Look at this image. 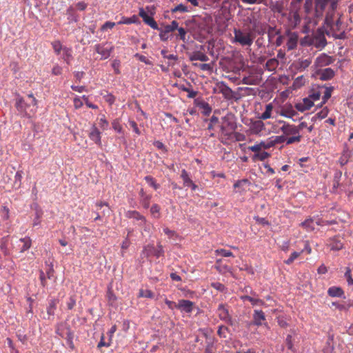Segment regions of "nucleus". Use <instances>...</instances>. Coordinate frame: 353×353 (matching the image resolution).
Instances as JSON below:
<instances>
[{
    "label": "nucleus",
    "instance_id": "052dcab7",
    "mask_svg": "<svg viewBox=\"0 0 353 353\" xmlns=\"http://www.w3.org/2000/svg\"><path fill=\"white\" fill-rule=\"evenodd\" d=\"M139 296L147 297V298H152L153 293L150 290H143V289H141L139 290Z\"/></svg>",
    "mask_w": 353,
    "mask_h": 353
},
{
    "label": "nucleus",
    "instance_id": "20e7f679",
    "mask_svg": "<svg viewBox=\"0 0 353 353\" xmlns=\"http://www.w3.org/2000/svg\"><path fill=\"white\" fill-rule=\"evenodd\" d=\"M56 332L61 338L66 339L67 344L70 348H74V345L73 343L74 334L68 325L64 324L59 325Z\"/></svg>",
    "mask_w": 353,
    "mask_h": 353
},
{
    "label": "nucleus",
    "instance_id": "680f3d73",
    "mask_svg": "<svg viewBox=\"0 0 353 353\" xmlns=\"http://www.w3.org/2000/svg\"><path fill=\"white\" fill-rule=\"evenodd\" d=\"M161 54L164 58H167L168 60H171V61L176 60V56L174 55L173 54H168V52L166 50H163L161 51Z\"/></svg>",
    "mask_w": 353,
    "mask_h": 353
},
{
    "label": "nucleus",
    "instance_id": "a878e982",
    "mask_svg": "<svg viewBox=\"0 0 353 353\" xmlns=\"http://www.w3.org/2000/svg\"><path fill=\"white\" fill-rule=\"evenodd\" d=\"M8 236H5L1 239L0 249L5 256L10 255V250L8 248Z\"/></svg>",
    "mask_w": 353,
    "mask_h": 353
},
{
    "label": "nucleus",
    "instance_id": "6e6d98bb",
    "mask_svg": "<svg viewBox=\"0 0 353 353\" xmlns=\"http://www.w3.org/2000/svg\"><path fill=\"white\" fill-rule=\"evenodd\" d=\"M211 286L219 292H225L226 288L225 285L219 282H214L211 283Z\"/></svg>",
    "mask_w": 353,
    "mask_h": 353
},
{
    "label": "nucleus",
    "instance_id": "4be33fe9",
    "mask_svg": "<svg viewBox=\"0 0 353 353\" xmlns=\"http://www.w3.org/2000/svg\"><path fill=\"white\" fill-rule=\"evenodd\" d=\"M215 268L221 274L232 273V268L227 265H223L221 259H216Z\"/></svg>",
    "mask_w": 353,
    "mask_h": 353
},
{
    "label": "nucleus",
    "instance_id": "37998d69",
    "mask_svg": "<svg viewBox=\"0 0 353 353\" xmlns=\"http://www.w3.org/2000/svg\"><path fill=\"white\" fill-rule=\"evenodd\" d=\"M245 5H266L268 0H240Z\"/></svg>",
    "mask_w": 353,
    "mask_h": 353
},
{
    "label": "nucleus",
    "instance_id": "1a4fd4ad",
    "mask_svg": "<svg viewBox=\"0 0 353 353\" xmlns=\"http://www.w3.org/2000/svg\"><path fill=\"white\" fill-rule=\"evenodd\" d=\"M285 17L288 19V26L291 28H296L301 22V17L298 11L286 12Z\"/></svg>",
    "mask_w": 353,
    "mask_h": 353
},
{
    "label": "nucleus",
    "instance_id": "6e6552de",
    "mask_svg": "<svg viewBox=\"0 0 353 353\" xmlns=\"http://www.w3.org/2000/svg\"><path fill=\"white\" fill-rule=\"evenodd\" d=\"M139 15L143 19V21L150 26L152 28H154V19L152 17V12L147 7L145 9L141 8L139 9Z\"/></svg>",
    "mask_w": 353,
    "mask_h": 353
},
{
    "label": "nucleus",
    "instance_id": "ddd939ff",
    "mask_svg": "<svg viewBox=\"0 0 353 353\" xmlns=\"http://www.w3.org/2000/svg\"><path fill=\"white\" fill-rule=\"evenodd\" d=\"M315 70L316 75L319 78V79L323 81L330 80L332 79L335 74L334 71L330 68L317 69Z\"/></svg>",
    "mask_w": 353,
    "mask_h": 353
},
{
    "label": "nucleus",
    "instance_id": "8fccbe9b",
    "mask_svg": "<svg viewBox=\"0 0 353 353\" xmlns=\"http://www.w3.org/2000/svg\"><path fill=\"white\" fill-rule=\"evenodd\" d=\"M271 139L274 146L276 144L284 143L286 141V137L285 134L281 136H275L272 137Z\"/></svg>",
    "mask_w": 353,
    "mask_h": 353
},
{
    "label": "nucleus",
    "instance_id": "a18cd8bd",
    "mask_svg": "<svg viewBox=\"0 0 353 353\" xmlns=\"http://www.w3.org/2000/svg\"><path fill=\"white\" fill-rule=\"evenodd\" d=\"M314 7V1L313 0H305L304 3V10L307 14L311 13Z\"/></svg>",
    "mask_w": 353,
    "mask_h": 353
},
{
    "label": "nucleus",
    "instance_id": "774afa93",
    "mask_svg": "<svg viewBox=\"0 0 353 353\" xmlns=\"http://www.w3.org/2000/svg\"><path fill=\"white\" fill-rule=\"evenodd\" d=\"M321 91H313V92L312 94H310L309 95V97H310V98H311V99L314 102V101L319 100L321 97Z\"/></svg>",
    "mask_w": 353,
    "mask_h": 353
},
{
    "label": "nucleus",
    "instance_id": "dca6fc26",
    "mask_svg": "<svg viewBox=\"0 0 353 353\" xmlns=\"http://www.w3.org/2000/svg\"><path fill=\"white\" fill-rule=\"evenodd\" d=\"M288 41L286 46L288 50H292L297 47L299 36L296 32H287Z\"/></svg>",
    "mask_w": 353,
    "mask_h": 353
},
{
    "label": "nucleus",
    "instance_id": "2f4dec72",
    "mask_svg": "<svg viewBox=\"0 0 353 353\" xmlns=\"http://www.w3.org/2000/svg\"><path fill=\"white\" fill-rule=\"evenodd\" d=\"M342 176V172L337 170L335 172L333 179V187L332 189L334 191L337 190V188L340 186V181Z\"/></svg>",
    "mask_w": 353,
    "mask_h": 353
},
{
    "label": "nucleus",
    "instance_id": "7c9ffc66",
    "mask_svg": "<svg viewBox=\"0 0 353 353\" xmlns=\"http://www.w3.org/2000/svg\"><path fill=\"white\" fill-rule=\"evenodd\" d=\"M181 178L183 181L184 187H188L193 183L192 180L189 176L188 172L185 170H182Z\"/></svg>",
    "mask_w": 353,
    "mask_h": 353
},
{
    "label": "nucleus",
    "instance_id": "338daca9",
    "mask_svg": "<svg viewBox=\"0 0 353 353\" xmlns=\"http://www.w3.org/2000/svg\"><path fill=\"white\" fill-rule=\"evenodd\" d=\"M127 216L129 218H133L136 219H142L141 215L136 211H128L127 212Z\"/></svg>",
    "mask_w": 353,
    "mask_h": 353
},
{
    "label": "nucleus",
    "instance_id": "39448f33",
    "mask_svg": "<svg viewBox=\"0 0 353 353\" xmlns=\"http://www.w3.org/2000/svg\"><path fill=\"white\" fill-rule=\"evenodd\" d=\"M15 105L17 110L23 116L31 117L35 112V107H32L30 103L28 104L22 98H18L17 99Z\"/></svg>",
    "mask_w": 353,
    "mask_h": 353
},
{
    "label": "nucleus",
    "instance_id": "aec40b11",
    "mask_svg": "<svg viewBox=\"0 0 353 353\" xmlns=\"http://www.w3.org/2000/svg\"><path fill=\"white\" fill-rule=\"evenodd\" d=\"M195 104L196 107L201 110V113L205 116H208L212 112V108L209 105L208 103L203 101V100H195Z\"/></svg>",
    "mask_w": 353,
    "mask_h": 353
},
{
    "label": "nucleus",
    "instance_id": "de8ad7c7",
    "mask_svg": "<svg viewBox=\"0 0 353 353\" xmlns=\"http://www.w3.org/2000/svg\"><path fill=\"white\" fill-rule=\"evenodd\" d=\"M52 46L54 50V52L57 54H60L61 52L63 51V48H64L62 46V45L59 41H55L52 42Z\"/></svg>",
    "mask_w": 353,
    "mask_h": 353
},
{
    "label": "nucleus",
    "instance_id": "58836bf2",
    "mask_svg": "<svg viewBox=\"0 0 353 353\" xmlns=\"http://www.w3.org/2000/svg\"><path fill=\"white\" fill-rule=\"evenodd\" d=\"M250 183V181L246 179H244L242 180H239L234 184V188L235 189L239 188L241 190H244L245 187L249 185Z\"/></svg>",
    "mask_w": 353,
    "mask_h": 353
},
{
    "label": "nucleus",
    "instance_id": "09e8293b",
    "mask_svg": "<svg viewBox=\"0 0 353 353\" xmlns=\"http://www.w3.org/2000/svg\"><path fill=\"white\" fill-rule=\"evenodd\" d=\"M301 134H299V135H295V136H291L289 138L286 137L285 142H286L287 145H290L294 143H299L301 141Z\"/></svg>",
    "mask_w": 353,
    "mask_h": 353
},
{
    "label": "nucleus",
    "instance_id": "c85d7f7f",
    "mask_svg": "<svg viewBox=\"0 0 353 353\" xmlns=\"http://www.w3.org/2000/svg\"><path fill=\"white\" fill-rule=\"evenodd\" d=\"M90 138L91 140L94 141L96 143H100L101 142V137H100V132L99 130L93 126L90 132Z\"/></svg>",
    "mask_w": 353,
    "mask_h": 353
},
{
    "label": "nucleus",
    "instance_id": "473e14b6",
    "mask_svg": "<svg viewBox=\"0 0 353 353\" xmlns=\"http://www.w3.org/2000/svg\"><path fill=\"white\" fill-rule=\"evenodd\" d=\"M352 161L348 151H344L339 159V163L341 166L346 165L349 161Z\"/></svg>",
    "mask_w": 353,
    "mask_h": 353
},
{
    "label": "nucleus",
    "instance_id": "7ed1b4c3",
    "mask_svg": "<svg viewBox=\"0 0 353 353\" xmlns=\"http://www.w3.org/2000/svg\"><path fill=\"white\" fill-rule=\"evenodd\" d=\"M233 42L239 43L242 46H251L255 38L252 30L234 29Z\"/></svg>",
    "mask_w": 353,
    "mask_h": 353
},
{
    "label": "nucleus",
    "instance_id": "f03ea898",
    "mask_svg": "<svg viewBox=\"0 0 353 353\" xmlns=\"http://www.w3.org/2000/svg\"><path fill=\"white\" fill-rule=\"evenodd\" d=\"M236 128L234 117L232 114H228L222 117L220 125V136L222 141L230 140L232 138L234 132Z\"/></svg>",
    "mask_w": 353,
    "mask_h": 353
},
{
    "label": "nucleus",
    "instance_id": "72a5a7b5",
    "mask_svg": "<svg viewBox=\"0 0 353 353\" xmlns=\"http://www.w3.org/2000/svg\"><path fill=\"white\" fill-rule=\"evenodd\" d=\"M176 30H177V32H178L177 34H175L176 39H180V40L183 41L184 43H185L187 41V39H186L187 31H186V30L182 27L178 26V29H176Z\"/></svg>",
    "mask_w": 353,
    "mask_h": 353
},
{
    "label": "nucleus",
    "instance_id": "b1692460",
    "mask_svg": "<svg viewBox=\"0 0 353 353\" xmlns=\"http://www.w3.org/2000/svg\"><path fill=\"white\" fill-rule=\"evenodd\" d=\"M328 246L332 250H340L343 248V243L338 239L337 238H333L330 240L328 243Z\"/></svg>",
    "mask_w": 353,
    "mask_h": 353
},
{
    "label": "nucleus",
    "instance_id": "a19ab883",
    "mask_svg": "<svg viewBox=\"0 0 353 353\" xmlns=\"http://www.w3.org/2000/svg\"><path fill=\"white\" fill-rule=\"evenodd\" d=\"M57 303V300L56 299H52L50 301L49 305L47 309V312L48 315L53 316L54 314V310L56 309Z\"/></svg>",
    "mask_w": 353,
    "mask_h": 353
},
{
    "label": "nucleus",
    "instance_id": "0eeeda50",
    "mask_svg": "<svg viewBox=\"0 0 353 353\" xmlns=\"http://www.w3.org/2000/svg\"><path fill=\"white\" fill-rule=\"evenodd\" d=\"M94 50L101 54V59H106L110 56L113 46L108 43L97 44L94 46Z\"/></svg>",
    "mask_w": 353,
    "mask_h": 353
},
{
    "label": "nucleus",
    "instance_id": "c756f323",
    "mask_svg": "<svg viewBox=\"0 0 353 353\" xmlns=\"http://www.w3.org/2000/svg\"><path fill=\"white\" fill-rule=\"evenodd\" d=\"M273 110V105L272 103H268L265 105V110L264 112L261 114L259 117L261 119L266 120L270 119L272 116V111Z\"/></svg>",
    "mask_w": 353,
    "mask_h": 353
},
{
    "label": "nucleus",
    "instance_id": "ea45409f",
    "mask_svg": "<svg viewBox=\"0 0 353 353\" xmlns=\"http://www.w3.org/2000/svg\"><path fill=\"white\" fill-rule=\"evenodd\" d=\"M311 63L312 60L310 59L300 60L297 63V68L301 70H303L308 68Z\"/></svg>",
    "mask_w": 353,
    "mask_h": 353
},
{
    "label": "nucleus",
    "instance_id": "c03bdc74",
    "mask_svg": "<svg viewBox=\"0 0 353 353\" xmlns=\"http://www.w3.org/2000/svg\"><path fill=\"white\" fill-rule=\"evenodd\" d=\"M179 23L174 20L171 22L170 24L167 25L164 27V29L166 30L167 32H172L176 29H178Z\"/></svg>",
    "mask_w": 353,
    "mask_h": 353
},
{
    "label": "nucleus",
    "instance_id": "4c0bfd02",
    "mask_svg": "<svg viewBox=\"0 0 353 353\" xmlns=\"http://www.w3.org/2000/svg\"><path fill=\"white\" fill-rule=\"evenodd\" d=\"M263 128L264 123L261 120H258L252 123L251 129L254 132L258 133L261 132Z\"/></svg>",
    "mask_w": 353,
    "mask_h": 353
},
{
    "label": "nucleus",
    "instance_id": "9b49d317",
    "mask_svg": "<svg viewBox=\"0 0 353 353\" xmlns=\"http://www.w3.org/2000/svg\"><path fill=\"white\" fill-rule=\"evenodd\" d=\"M219 319L227 323H230L232 317L229 314L228 308L225 304H220L217 308L216 312Z\"/></svg>",
    "mask_w": 353,
    "mask_h": 353
},
{
    "label": "nucleus",
    "instance_id": "69168bd1",
    "mask_svg": "<svg viewBox=\"0 0 353 353\" xmlns=\"http://www.w3.org/2000/svg\"><path fill=\"white\" fill-rule=\"evenodd\" d=\"M345 276L347 279V283L349 285L353 284V279L351 276V270L350 268H346V272H345Z\"/></svg>",
    "mask_w": 353,
    "mask_h": 353
},
{
    "label": "nucleus",
    "instance_id": "cd10ccee",
    "mask_svg": "<svg viewBox=\"0 0 353 353\" xmlns=\"http://www.w3.org/2000/svg\"><path fill=\"white\" fill-rule=\"evenodd\" d=\"M61 57L68 65L70 64V61L72 59V50L67 47H64L63 48Z\"/></svg>",
    "mask_w": 353,
    "mask_h": 353
},
{
    "label": "nucleus",
    "instance_id": "f8f14e48",
    "mask_svg": "<svg viewBox=\"0 0 353 353\" xmlns=\"http://www.w3.org/2000/svg\"><path fill=\"white\" fill-rule=\"evenodd\" d=\"M310 44L318 48H324L327 44L325 35L321 32L316 33L311 39Z\"/></svg>",
    "mask_w": 353,
    "mask_h": 353
},
{
    "label": "nucleus",
    "instance_id": "864d4df0",
    "mask_svg": "<svg viewBox=\"0 0 353 353\" xmlns=\"http://www.w3.org/2000/svg\"><path fill=\"white\" fill-rule=\"evenodd\" d=\"M214 252L216 255L221 254L225 257L234 256L232 252L225 250V249H217L214 251Z\"/></svg>",
    "mask_w": 353,
    "mask_h": 353
},
{
    "label": "nucleus",
    "instance_id": "9d476101",
    "mask_svg": "<svg viewBox=\"0 0 353 353\" xmlns=\"http://www.w3.org/2000/svg\"><path fill=\"white\" fill-rule=\"evenodd\" d=\"M252 324L256 326L267 325L265 313L261 310H254Z\"/></svg>",
    "mask_w": 353,
    "mask_h": 353
},
{
    "label": "nucleus",
    "instance_id": "f704fd0d",
    "mask_svg": "<svg viewBox=\"0 0 353 353\" xmlns=\"http://www.w3.org/2000/svg\"><path fill=\"white\" fill-rule=\"evenodd\" d=\"M301 225L307 231H312L315 228V227H314V221L312 219H306L305 221L302 222Z\"/></svg>",
    "mask_w": 353,
    "mask_h": 353
},
{
    "label": "nucleus",
    "instance_id": "e2e57ef3",
    "mask_svg": "<svg viewBox=\"0 0 353 353\" xmlns=\"http://www.w3.org/2000/svg\"><path fill=\"white\" fill-rule=\"evenodd\" d=\"M128 127L132 128L133 131L136 134H140V132H139V130L138 128L137 124V123L134 121L130 120L128 121Z\"/></svg>",
    "mask_w": 353,
    "mask_h": 353
},
{
    "label": "nucleus",
    "instance_id": "412c9836",
    "mask_svg": "<svg viewBox=\"0 0 353 353\" xmlns=\"http://www.w3.org/2000/svg\"><path fill=\"white\" fill-rule=\"evenodd\" d=\"M270 8L274 13L281 14L282 17H285L287 12L284 10L283 3L282 1H275L271 5Z\"/></svg>",
    "mask_w": 353,
    "mask_h": 353
},
{
    "label": "nucleus",
    "instance_id": "c9c22d12",
    "mask_svg": "<svg viewBox=\"0 0 353 353\" xmlns=\"http://www.w3.org/2000/svg\"><path fill=\"white\" fill-rule=\"evenodd\" d=\"M19 241L23 243V245L20 250V252H23L31 247L32 242L30 237L22 238Z\"/></svg>",
    "mask_w": 353,
    "mask_h": 353
},
{
    "label": "nucleus",
    "instance_id": "bb28decb",
    "mask_svg": "<svg viewBox=\"0 0 353 353\" xmlns=\"http://www.w3.org/2000/svg\"><path fill=\"white\" fill-rule=\"evenodd\" d=\"M279 61L276 58L269 59L265 63V69L268 71H274L279 66Z\"/></svg>",
    "mask_w": 353,
    "mask_h": 353
},
{
    "label": "nucleus",
    "instance_id": "a211bd4d",
    "mask_svg": "<svg viewBox=\"0 0 353 353\" xmlns=\"http://www.w3.org/2000/svg\"><path fill=\"white\" fill-rule=\"evenodd\" d=\"M219 92L223 94L226 99H232L234 97V92L225 83L220 82L217 84Z\"/></svg>",
    "mask_w": 353,
    "mask_h": 353
},
{
    "label": "nucleus",
    "instance_id": "79ce46f5",
    "mask_svg": "<svg viewBox=\"0 0 353 353\" xmlns=\"http://www.w3.org/2000/svg\"><path fill=\"white\" fill-rule=\"evenodd\" d=\"M303 252V250H301V252H293L290 254V257L287 260L284 261V263L287 265L292 264L294 262V261Z\"/></svg>",
    "mask_w": 353,
    "mask_h": 353
},
{
    "label": "nucleus",
    "instance_id": "0e129e2a",
    "mask_svg": "<svg viewBox=\"0 0 353 353\" xmlns=\"http://www.w3.org/2000/svg\"><path fill=\"white\" fill-rule=\"evenodd\" d=\"M76 305L75 296H71L67 302V307L68 310H72Z\"/></svg>",
    "mask_w": 353,
    "mask_h": 353
},
{
    "label": "nucleus",
    "instance_id": "49530a36",
    "mask_svg": "<svg viewBox=\"0 0 353 353\" xmlns=\"http://www.w3.org/2000/svg\"><path fill=\"white\" fill-rule=\"evenodd\" d=\"M332 92V88H324L323 95V101L321 103H325L326 101L331 97Z\"/></svg>",
    "mask_w": 353,
    "mask_h": 353
},
{
    "label": "nucleus",
    "instance_id": "5fc2aeb1",
    "mask_svg": "<svg viewBox=\"0 0 353 353\" xmlns=\"http://www.w3.org/2000/svg\"><path fill=\"white\" fill-rule=\"evenodd\" d=\"M22 171H17L14 176V186L16 188H19L21 184V179H22Z\"/></svg>",
    "mask_w": 353,
    "mask_h": 353
},
{
    "label": "nucleus",
    "instance_id": "423d86ee",
    "mask_svg": "<svg viewBox=\"0 0 353 353\" xmlns=\"http://www.w3.org/2000/svg\"><path fill=\"white\" fill-rule=\"evenodd\" d=\"M335 60L334 57L330 56L325 53H321L315 59L313 67L315 70L321 69L323 67L331 65Z\"/></svg>",
    "mask_w": 353,
    "mask_h": 353
},
{
    "label": "nucleus",
    "instance_id": "6ab92c4d",
    "mask_svg": "<svg viewBox=\"0 0 353 353\" xmlns=\"http://www.w3.org/2000/svg\"><path fill=\"white\" fill-rule=\"evenodd\" d=\"M251 294L253 296H248V295H243V296H241L240 298L243 301H248L249 302H250V303L253 306L265 305L264 301L255 297V295H256L255 292L251 291Z\"/></svg>",
    "mask_w": 353,
    "mask_h": 353
},
{
    "label": "nucleus",
    "instance_id": "bf43d9fd",
    "mask_svg": "<svg viewBox=\"0 0 353 353\" xmlns=\"http://www.w3.org/2000/svg\"><path fill=\"white\" fill-rule=\"evenodd\" d=\"M261 147L262 149H269L274 147V143H272L271 138L266 141H261Z\"/></svg>",
    "mask_w": 353,
    "mask_h": 353
},
{
    "label": "nucleus",
    "instance_id": "2eb2a0df",
    "mask_svg": "<svg viewBox=\"0 0 353 353\" xmlns=\"http://www.w3.org/2000/svg\"><path fill=\"white\" fill-rule=\"evenodd\" d=\"M194 303L189 300L181 299L177 302V309L182 312L190 313L193 310Z\"/></svg>",
    "mask_w": 353,
    "mask_h": 353
},
{
    "label": "nucleus",
    "instance_id": "f257e3e1",
    "mask_svg": "<svg viewBox=\"0 0 353 353\" xmlns=\"http://www.w3.org/2000/svg\"><path fill=\"white\" fill-rule=\"evenodd\" d=\"M336 8V3L332 0H316L315 1L314 16L316 18L321 17L325 9H328L333 12ZM325 23L327 25H332V13L327 12L325 17Z\"/></svg>",
    "mask_w": 353,
    "mask_h": 353
},
{
    "label": "nucleus",
    "instance_id": "e433bc0d",
    "mask_svg": "<svg viewBox=\"0 0 353 353\" xmlns=\"http://www.w3.org/2000/svg\"><path fill=\"white\" fill-rule=\"evenodd\" d=\"M190 11V9H189V8L182 3H180L179 5H177L176 6H175L174 8H172L171 9V12L172 13H175V12H181V13H184V12H188Z\"/></svg>",
    "mask_w": 353,
    "mask_h": 353
},
{
    "label": "nucleus",
    "instance_id": "4d7b16f0",
    "mask_svg": "<svg viewBox=\"0 0 353 353\" xmlns=\"http://www.w3.org/2000/svg\"><path fill=\"white\" fill-rule=\"evenodd\" d=\"M280 34V30L276 29L275 28L270 27L268 29V34L269 39L271 40L274 36L279 35Z\"/></svg>",
    "mask_w": 353,
    "mask_h": 353
},
{
    "label": "nucleus",
    "instance_id": "3c124183",
    "mask_svg": "<svg viewBox=\"0 0 353 353\" xmlns=\"http://www.w3.org/2000/svg\"><path fill=\"white\" fill-rule=\"evenodd\" d=\"M139 20L138 17L135 15L132 16V17L129 18H124L123 21H119V24H130L137 23V21Z\"/></svg>",
    "mask_w": 353,
    "mask_h": 353
},
{
    "label": "nucleus",
    "instance_id": "13d9d810",
    "mask_svg": "<svg viewBox=\"0 0 353 353\" xmlns=\"http://www.w3.org/2000/svg\"><path fill=\"white\" fill-rule=\"evenodd\" d=\"M141 203L143 208H148L149 207V199L151 196L148 197V196L143 194V190L141 192Z\"/></svg>",
    "mask_w": 353,
    "mask_h": 353
},
{
    "label": "nucleus",
    "instance_id": "5701e85b",
    "mask_svg": "<svg viewBox=\"0 0 353 353\" xmlns=\"http://www.w3.org/2000/svg\"><path fill=\"white\" fill-rule=\"evenodd\" d=\"M191 61H201L203 62L208 61L209 60L208 57L202 52L201 51H195L190 56Z\"/></svg>",
    "mask_w": 353,
    "mask_h": 353
},
{
    "label": "nucleus",
    "instance_id": "4468645a",
    "mask_svg": "<svg viewBox=\"0 0 353 353\" xmlns=\"http://www.w3.org/2000/svg\"><path fill=\"white\" fill-rule=\"evenodd\" d=\"M281 130L285 137L300 134L296 125L286 123L285 122H283V125L281 128Z\"/></svg>",
    "mask_w": 353,
    "mask_h": 353
},
{
    "label": "nucleus",
    "instance_id": "393cba45",
    "mask_svg": "<svg viewBox=\"0 0 353 353\" xmlns=\"http://www.w3.org/2000/svg\"><path fill=\"white\" fill-rule=\"evenodd\" d=\"M327 294L332 297H341L343 295L344 292L342 288L333 286L328 289Z\"/></svg>",
    "mask_w": 353,
    "mask_h": 353
},
{
    "label": "nucleus",
    "instance_id": "f3484780",
    "mask_svg": "<svg viewBox=\"0 0 353 353\" xmlns=\"http://www.w3.org/2000/svg\"><path fill=\"white\" fill-rule=\"evenodd\" d=\"M314 105V102L311 98H304L301 102L295 104V108L298 111L301 112L310 110Z\"/></svg>",
    "mask_w": 353,
    "mask_h": 353
},
{
    "label": "nucleus",
    "instance_id": "603ef678",
    "mask_svg": "<svg viewBox=\"0 0 353 353\" xmlns=\"http://www.w3.org/2000/svg\"><path fill=\"white\" fill-rule=\"evenodd\" d=\"M270 157V154L267 152H259L258 153H256L254 156V159H257L260 161H264L265 159H268Z\"/></svg>",
    "mask_w": 353,
    "mask_h": 353
}]
</instances>
